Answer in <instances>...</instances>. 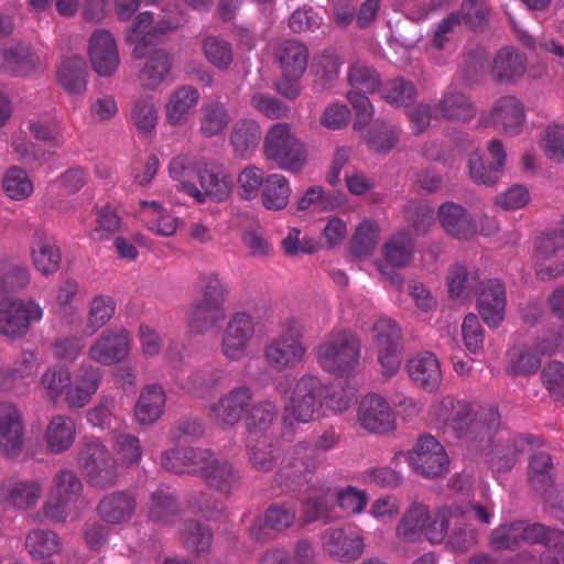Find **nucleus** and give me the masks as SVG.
I'll return each mask as SVG.
<instances>
[{"instance_id":"3c124183","label":"nucleus","mask_w":564,"mask_h":564,"mask_svg":"<svg viewBox=\"0 0 564 564\" xmlns=\"http://www.w3.org/2000/svg\"><path fill=\"white\" fill-rule=\"evenodd\" d=\"M122 223L117 210L110 206H102L95 212V226L88 230L94 241H102L121 229Z\"/></svg>"},{"instance_id":"f8f14e48","label":"nucleus","mask_w":564,"mask_h":564,"mask_svg":"<svg viewBox=\"0 0 564 564\" xmlns=\"http://www.w3.org/2000/svg\"><path fill=\"white\" fill-rule=\"evenodd\" d=\"M257 334V321L247 312H237L228 319L220 338V352L230 361H240Z\"/></svg>"},{"instance_id":"423d86ee","label":"nucleus","mask_w":564,"mask_h":564,"mask_svg":"<svg viewBox=\"0 0 564 564\" xmlns=\"http://www.w3.org/2000/svg\"><path fill=\"white\" fill-rule=\"evenodd\" d=\"M200 299L186 312V323L192 333L204 334L225 317L224 303L227 289L216 273H207L200 280Z\"/></svg>"},{"instance_id":"72a5a7b5","label":"nucleus","mask_w":564,"mask_h":564,"mask_svg":"<svg viewBox=\"0 0 564 564\" xmlns=\"http://www.w3.org/2000/svg\"><path fill=\"white\" fill-rule=\"evenodd\" d=\"M139 215L148 229L160 236H173L180 227V219L155 200H142Z\"/></svg>"},{"instance_id":"338daca9","label":"nucleus","mask_w":564,"mask_h":564,"mask_svg":"<svg viewBox=\"0 0 564 564\" xmlns=\"http://www.w3.org/2000/svg\"><path fill=\"white\" fill-rule=\"evenodd\" d=\"M12 150L19 161L30 166L41 165L46 158V152L24 135L13 139Z\"/></svg>"},{"instance_id":"412c9836","label":"nucleus","mask_w":564,"mask_h":564,"mask_svg":"<svg viewBox=\"0 0 564 564\" xmlns=\"http://www.w3.org/2000/svg\"><path fill=\"white\" fill-rule=\"evenodd\" d=\"M546 536V528L539 523L522 521L502 524L491 535V544L498 550L521 546L523 543L538 544Z\"/></svg>"},{"instance_id":"79ce46f5","label":"nucleus","mask_w":564,"mask_h":564,"mask_svg":"<svg viewBox=\"0 0 564 564\" xmlns=\"http://www.w3.org/2000/svg\"><path fill=\"white\" fill-rule=\"evenodd\" d=\"M278 58L286 77H300L307 65L306 47L295 41L283 42L278 50Z\"/></svg>"},{"instance_id":"49530a36","label":"nucleus","mask_w":564,"mask_h":564,"mask_svg":"<svg viewBox=\"0 0 564 564\" xmlns=\"http://www.w3.org/2000/svg\"><path fill=\"white\" fill-rule=\"evenodd\" d=\"M475 116L470 101L462 94L447 93L443 96L434 111L435 118L467 121Z\"/></svg>"},{"instance_id":"4be33fe9","label":"nucleus","mask_w":564,"mask_h":564,"mask_svg":"<svg viewBox=\"0 0 564 564\" xmlns=\"http://www.w3.org/2000/svg\"><path fill=\"white\" fill-rule=\"evenodd\" d=\"M199 187L183 185L185 194L194 198L196 203L224 202L231 194V182L229 176L220 171L203 169L197 172Z\"/></svg>"},{"instance_id":"a211bd4d","label":"nucleus","mask_w":564,"mask_h":564,"mask_svg":"<svg viewBox=\"0 0 564 564\" xmlns=\"http://www.w3.org/2000/svg\"><path fill=\"white\" fill-rule=\"evenodd\" d=\"M484 121L508 135H517L522 132L525 124L524 106L514 96H503L492 104Z\"/></svg>"},{"instance_id":"58836bf2","label":"nucleus","mask_w":564,"mask_h":564,"mask_svg":"<svg viewBox=\"0 0 564 564\" xmlns=\"http://www.w3.org/2000/svg\"><path fill=\"white\" fill-rule=\"evenodd\" d=\"M172 66L173 59L170 54L155 51L140 70L139 79L144 87L155 89L169 77Z\"/></svg>"},{"instance_id":"c756f323","label":"nucleus","mask_w":564,"mask_h":564,"mask_svg":"<svg viewBox=\"0 0 564 564\" xmlns=\"http://www.w3.org/2000/svg\"><path fill=\"white\" fill-rule=\"evenodd\" d=\"M30 257L34 268L46 276L57 272L62 262V252L55 239L43 232L34 236Z\"/></svg>"},{"instance_id":"f704fd0d","label":"nucleus","mask_w":564,"mask_h":564,"mask_svg":"<svg viewBox=\"0 0 564 564\" xmlns=\"http://www.w3.org/2000/svg\"><path fill=\"white\" fill-rule=\"evenodd\" d=\"M165 392L159 384L147 386L140 393L134 406V417L140 425H151L164 412Z\"/></svg>"},{"instance_id":"c03bdc74","label":"nucleus","mask_w":564,"mask_h":564,"mask_svg":"<svg viewBox=\"0 0 564 564\" xmlns=\"http://www.w3.org/2000/svg\"><path fill=\"white\" fill-rule=\"evenodd\" d=\"M134 510V501L124 494H115L104 498L98 506L100 518L111 524L128 521Z\"/></svg>"},{"instance_id":"f257e3e1","label":"nucleus","mask_w":564,"mask_h":564,"mask_svg":"<svg viewBox=\"0 0 564 564\" xmlns=\"http://www.w3.org/2000/svg\"><path fill=\"white\" fill-rule=\"evenodd\" d=\"M457 516L489 523L492 508L468 503L465 507H444L432 512L423 505H413L399 521L395 534L402 542H417L425 538L432 544H440L447 538L451 519Z\"/></svg>"},{"instance_id":"8fccbe9b","label":"nucleus","mask_w":564,"mask_h":564,"mask_svg":"<svg viewBox=\"0 0 564 564\" xmlns=\"http://www.w3.org/2000/svg\"><path fill=\"white\" fill-rule=\"evenodd\" d=\"M540 364L536 351L525 347H513L508 351L506 370L512 376H524L536 371Z\"/></svg>"},{"instance_id":"a18cd8bd","label":"nucleus","mask_w":564,"mask_h":564,"mask_svg":"<svg viewBox=\"0 0 564 564\" xmlns=\"http://www.w3.org/2000/svg\"><path fill=\"white\" fill-rule=\"evenodd\" d=\"M57 80L64 89L77 94L86 89L85 62L79 56L64 59L57 69Z\"/></svg>"},{"instance_id":"0e129e2a","label":"nucleus","mask_w":564,"mask_h":564,"mask_svg":"<svg viewBox=\"0 0 564 564\" xmlns=\"http://www.w3.org/2000/svg\"><path fill=\"white\" fill-rule=\"evenodd\" d=\"M415 97L413 85L402 78H395L384 84L382 98L391 105L408 106Z\"/></svg>"},{"instance_id":"f3484780","label":"nucleus","mask_w":564,"mask_h":564,"mask_svg":"<svg viewBox=\"0 0 564 564\" xmlns=\"http://www.w3.org/2000/svg\"><path fill=\"white\" fill-rule=\"evenodd\" d=\"M24 445V424L20 409L11 402L0 403V454L13 458Z\"/></svg>"},{"instance_id":"37998d69","label":"nucleus","mask_w":564,"mask_h":564,"mask_svg":"<svg viewBox=\"0 0 564 564\" xmlns=\"http://www.w3.org/2000/svg\"><path fill=\"white\" fill-rule=\"evenodd\" d=\"M70 383V372L66 368L53 366L48 367L41 376L39 389L47 400L56 402L62 397L65 399Z\"/></svg>"},{"instance_id":"bb28decb","label":"nucleus","mask_w":564,"mask_h":564,"mask_svg":"<svg viewBox=\"0 0 564 564\" xmlns=\"http://www.w3.org/2000/svg\"><path fill=\"white\" fill-rule=\"evenodd\" d=\"M488 14V8L481 0H465L462 4L460 13L451 14L437 28L435 32V44L443 46L446 35L454 31L455 26L465 23L470 28L481 25Z\"/></svg>"},{"instance_id":"2f4dec72","label":"nucleus","mask_w":564,"mask_h":564,"mask_svg":"<svg viewBox=\"0 0 564 564\" xmlns=\"http://www.w3.org/2000/svg\"><path fill=\"white\" fill-rule=\"evenodd\" d=\"M198 99L199 94L193 87L182 86L175 89L164 107L166 121L174 127L185 124L196 108Z\"/></svg>"},{"instance_id":"5701e85b","label":"nucleus","mask_w":564,"mask_h":564,"mask_svg":"<svg viewBox=\"0 0 564 564\" xmlns=\"http://www.w3.org/2000/svg\"><path fill=\"white\" fill-rule=\"evenodd\" d=\"M173 28L175 24L172 22L163 19L154 20L151 12H142L132 23L127 34V42L134 46V55L141 57L145 46L159 42Z\"/></svg>"},{"instance_id":"f03ea898","label":"nucleus","mask_w":564,"mask_h":564,"mask_svg":"<svg viewBox=\"0 0 564 564\" xmlns=\"http://www.w3.org/2000/svg\"><path fill=\"white\" fill-rule=\"evenodd\" d=\"M113 459H110L102 443L88 438L79 452V467L95 487H107L115 482L118 467L138 464L142 456L139 440L130 434L113 437Z\"/></svg>"},{"instance_id":"9b49d317","label":"nucleus","mask_w":564,"mask_h":564,"mask_svg":"<svg viewBox=\"0 0 564 564\" xmlns=\"http://www.w3.org/2000/svg\"><path fill=\"white\" fill-rule=\"evenodd\" d=\"M413 471L425 478H437L448 470L449 458L445 447L432 435H421L412 449L401 453Z\"/></svg>"},{"instance_id":"a19ab883","label":"nucleus","mask_w":564,"mask_h":564,"mask_svg":"<svg viewBox=\"0 0 564 564\" xmlns=\"http://www.w3.org/2000/svg\"><path fill=\"white\" fill-rule=\"evenodd\" d=\"M1 54L3 67L18 75H26L41 64L39 56L32 53L24 44H8L3 47Z\"/></svg>"},{"instance_id":"4d7b16f0","label":"nucleus","mask_w":564,"mask_h":564,"mask_svg":"<svg viewBox=\"0 0 564 564\" xmlns=\"http://www.w3.org/2000/svg\"><path fill=\"white\" fill-rule=\"evenodd\" d=\"M540 147L547 159L564 163V123L547 126L540 141Z\"/></svg>"},{"instance_id":"9d476101","label":"nucleus","mask_w":564,"mask_h":564,"mask_svg":"<svg viewBox=\"0 0 564 564\" xmlns=\"http://www.w3.org/2000/svg\"><path fill=\"white\" fill-rule=\"evenodd\" d=\"M43 308L33 299L0 296V333L10 338H20L32 324L43 318Z\"/></svg>"},{"instance_id":"603ef678","label":"nucleus","mask_w":564,"mask_h":564,"mask_svg":"<svg viewBox=\"0 0 564 564\" xmlns=\"http://www.w3.org/2000/svg\"><path fill=\"white\" fill-rule=\"evenodd\" d=\"M380 228L377 223L371 220L361 221L351 239V251L356 257L370 256L379 240Z\"/></svg>"},{"instance_id":"e433bc0d","label":"nucleus","mask_w":564,"mask_h":564,"mask_svg":"<svg viewBox=\"0 0 564 564\" xmlns=\"http://www.w3.org/2000/svg\"><path fill=\"white\" fill-rule=\"evenodd\" d=\"M525 72V57L512 47H502L494 57L491 73L499 83H510Z\"/></svg>"},{"instance_id":"6e6d98bb","label":"nucleus","mask_w":564,"mask_h":564,"mask_svg":"<svg viewBox=\"0 0 564 564\" xmlns=\"http://www.w3.org/2000/svg\"><path fill=\"white\" fill-rule=\"evenodd\" d=\"M412 237L405 232L394 235L383 247L387 263L398 268L409 264L412 257Z\"/></svg>"},{"instance_id":"a878e982","label":"nucleus","mask_w":564,"mask_h":564,"mask_svg":"<svg viewBox=\"0 0 564 564\" xmlns=\"http://www.w3.org/2000/svg\"><path fill=\"white\" fill-rule=\"evenodd\" d=\"M406 371L416 386L426 390L436 389L443 379L441 362L430 351L419 352L411 357L406 364Z\"/></svg>"},{"instance_id":"7c9ffc66","label":"nucleus","mask_w":564,"mask_h":564,"mask_svg":"<svg viewBox=\"0 0 564 564\" xmlns=\"http://www.w3.org/2000/svg\"><path fill=\"white\" fill-rule=\"evenodd\" d=\"M488 152L491 162L488 166L484 164L478 153H473L468 161L469 173L471 178L480 184L491 185L497 182L506 160V152L500 141L492 140L489 143Z\"/></svg>"},{"instance_id":"0eeeda50","label":"nucleus","mask_w":564,"mask_h":564,"mask_svg":"<svg viewBox=\"0 0 564 564\" xmlns=\"http://www.w3.org/2000/svg\"><path fill=\"white\" fill-rule=\"evenodd\" d=\"M263 156L278 169L295 173L307 162V148L286 123L269 128L263 139Z\"/></svg>"},{"instance_id":"69168bd1","label":"nucleus","mask_w":564,"mask_h":564,"mask_svg":"<svg viewBox=\"0 0 564 564\" xmlns=\"http://www.w3.org/2000/svg\"><path fill=\"white\" fill-rule=\"evenodd\" d=\"M336 502L346 513L360 514L368 503V496L362 489L347 486L336 492Z\"/></svg>"},{"instance_id":"5fc2aeb1","label":"nucleus","mask_w":564,"mask_h":564,"mask_svg":"<svg viewBox=\"0 0 564 564\" xmlns=\"http://www.w3.org/2000/svg\"><path fill=\"white\" fill-rule=\"evenodd\" d=\"M159 112L153 97L138 99L131 111V121L140 133L152 132L158 123Z\"/></svg>"},{"instance_id":"39448f33","label":"nucleus","mask_w":564,"mask_h":564,"mask_svg":"<svg viewBox=\"0 0 564 564\" xmlns=\"http://www.w3.org/2000/svg\"><path fill=\"white\" fill-rule=\"evenodd\" d=\"M306 356L304 326L294 317L281 323L278 335L267 343L263 350L265 362L278 371L294 368L304 362Z\"/></svg>"},{"instance_id":"bf43d9fd","label":"nucleus","mask_w":564,"mask_h":564,"mask_svg":"<svg viewBox=\"0 0 564 564\" xmlns=\"http://www.w3.org/2000/svg\"><path fill=\"white\" fill-rule=\"evenodd\" d=\"M170 177L177 182V189L185 194L183 185H194L191 181L193 176H197L195 160L188 154H177L173 156L167 165Z\"/></svg>"},{"instance_id":"c9c22d12","label":"nucleus","mask_w":564,"mask_h":564,"mask_svg":"<svg viewBox=\"0 0 564 564\" xmlns=\"http://www.w3.org/2000/svg\"><path fill=\"white\" fill-rule=\"evenodd\" d=\"M261 139V128L256 120L241 119L231 130L229 142L234 153L239 158H249L257 149Z\"/></svg>"},{"instance_id":"680f3d73","label":"nucleus","mask_w":564,"mask_h":564,"mask_svg":"<svg viewBox=\"0 0 564 564\" xmlns=\"http://www.w3.org/2000/svg\"><path fill=\"white\" fill-rule=\"evenodd\" d=\"M460 335L463 344L470 354H480L484 349L485 333L478 317L469 313L462 323Z\"/></svg>"},{"instance_id":"393cba45","label":"nucleus","mask_w":564,"mask_h":564,"mask_svg":"<svg viewBox=\"0 0 564 564\" xmlns=\"http://www.w3.org/2000/svg\"><path fill=\"white\" fill-rule=\"evenodd\" d=\"M251 397L249 388L232 389L217 402L210 404L209 415L219 425H232L241 419Z\"/></svg>"},{"instance_id":"1a4fd4ad","label":"nucleus","mask_w":564,"mask_h":564,"mask_svg":"<svg viewBox=\"0 0 564 564\" xmlns=\"http://www.w3.org/2000/svg\"><path fill=\"white\" fill-rule=\"evenodd\" d=\"M315 356L325 371L343 376L358 364L360 345L350 333H332L316 346Z\"/></svg>"},{"instance_id":"473e14b6","label":"nucleus","mask_w":564,"mask_h":564,"mask_svg":"<svg viewBox=\"0 0 564 564\" xmlns=\"http://www.w3.org/2000/svg\"><path fill=\"white\" fill-rule=\"evenodd\" d=\"M76 434V425L73 419L64 414H57L46 425L44 442L48 452L61 454L72 447Z\"/></svg>"},{"instance_id":"c85d7f7f","label":"nucleus","mask_w":564,"mask_h":564,"mask_svg":"<svg viewBox=\"0 0 564 564\" xmlns=\"http://www.w3.org/2000/svg\"><path fill=\"white\" fill-rule=\"evenodd\" d=\"M100 382V371L93 366L80 367L68 386L65 401L70 408H83L97 392Z\"/></svg>"},{"instance_id":"ea45409f","label":"nucleus","mask_w":564,"mask_h":564,"mask_svg":"<svg viewBox=\"0 0 564 564\" xmlns=\"http://www.w3.org/2000/svg\"><path fill=\"white\" fill-rule=\"evenodd\" d=\"M6 196L13 202L29 199L34 192V183L29 173L20 166L9 167L1 181Z\"/></svg>"},{"instance_id":"4468645a","label":"nucleus","mask_w":564,"mask_h":564,"mask_svg":"<svg viewBox=\"0 0 564 564\" xmlns=\"http://www.w3.org/2000/svg\"><path fill=\"white\" fill-rule=\"evenodd\" d=\"M133 346L131 334L122 327L104 330L90 345L88 357L101 365L111 366L124 361Z\"/></svg>"},{"instance_id":"7ed1b4c3","label":"nucleus","mask_w":564,"mask_h":564,"mask_svg":"<svg viewBox=\"0 0 564 564\" xmlns=\"http://www.w3.org/2000/svg\"><path fill=\"white\" fill-rule=\"evenodd\" d=\"M431 416L438 429L449 430L458 436L477 434L498 422L496 411L476 412L468 403L445 397L435 402Z\"/></svg>"},{"instance_id":"774afa93","label":"nucleus","mask_w":564,"mask_h":564,"mask_svg":"<svg viewBox=\"0 0 564 564\" xmlns=\"http://www.w3.org/2000/svg\"><path fill=\"white\" fill-rule=\"evenodd\" d=\"M546 550L541 556L543 564H564V533L556 530H547L546 536L540 542Z\"/></svg>"},{"instance_id":"09e8293b","label":"nucleus","mask_w":564,"mask_h":564,"mask_svg":"<svg viewBox=\"0 0 564 564\" xmlns=\"http://www.w3.org/2000/svg\"><path fill=\"white\" fill-rule=\"evenodd\" d=\"M229 120L227 108L220 102H212L203 108L199 131L205 138L219 135Z\"/></svg>"},{"instance_id":"2eb2a0df","label":"nucleus","mask_w":564,"mask_h":564,"mask_svg":"<svg viewBox=\"0 0 564 564\" xmlns=\"http://www.w3.org/2000/svg\"><path fill=\"white\" fill-rule=\"evenodd\" d=\"M321 547L329 557L348 564L362 555L365 542L360 534L350 529L328 528L322 533Z\"/></svg>"},{"instance_id":"b1692460","label":"nucleus","mask_w":564,"mask_h":564,"mask_svg":"<svg viewBox=\"0 0 564 564\" xmlns=\"http://www.w3.org/2000/svg\"><path fill=\"white\" fill-rule=\"evenodd\" d=\"M507 306L506 290L498 280H489L481 286L477 300V308L489 327L499 326L505 319Z\"/></svg>"},{"instance_id":"864d4df0","label":"nucleus","mask_w":564,"mask_h":564,"mask_svg":"<svg viewBox=\"0 0 564 564\" xmlns=\"http://www.w3.org/2000/svg\"><path fill=\"white\" fill-rule=\"evenodd\" d=\"M209 486L218 490H228L237 480L232 466L226 460L214 458L207 466L198 471Z\"/></svg>"},{"instance_id":"e2e57ef3","label":"nucleus","mask_w":564,"mask_h":564,"mask_svg":"<svg viewBox=\"0 0 564 564\" xmlns=\"http://www.w3.org/2000/svg\"><path fill=\"white\" fill-rule=\"evenodd\" d=\"M203 52L207 61L218 69H227L232 62L231 46L218 37H206Z\"/></svg>"},{"instance_id":"dca6fc26","label":"nucleus","mask_w":564,"mask_h":564,"mask_svg":"<svg viewBox=\"0 0 564 564\" xmlns=\"http://www.w3.org/2000/svg\"><path fill=\"white\" fill-rule=\"evenodd\" d=\"M43 491L44 484L41 479L9 477L0 481V503L28 511L36 507Z\"/></svg>"},{"instance_id":"4c0bfd02","label":"nucleus","mask_w":564,"mask_h":564,"mask_svg":"<svg viewBox=\"0 0 564 564\" xmlns=\"http://www.w3.org/2000/svg\"><path fill=\"white\" fill-rule=\"evenodd\" d=\"M291 193L290 182L284 175L270 174L265 177L261 191L262 206L268 210H283L290 202Z\"/></svg>"},{"instance_id":"de8ad7c7","label":"nucleus","mask_w":564,"mask_h":564,"mask_svg":"<svg viewBox=\"0 0 564 564\" xmlns=\"http://www.w3.org/2000/svg\"><path fill=\"white\" fill-rule=\"evenodd\" d=\"M26 547L34 558L50 557L62 550L58 535L50 530H34L26 536Z\"/></svg>"},{"instance_id":"cd10ccee","label":"nucleus","mask_w":564,"mask_h":564,"mask_svg":"<svg viewBox=\"0 0 564 564\" xmlns=\"http://www.w3.org/2000/svg\"><path fill=\"white\" fill-rule=\"evenodd\" d=\"M438 221L444 231L456 239L476 235V226L468 212L459 204L446 202L438 207Z\"/></svg>"},{"instance_id":"ddd939ff","label":"nucleus","mask_w":564,"mask_h":564,"mask_svg":"<svg viewBox=\"0 0 564 564\" xmlns=\"http://www.w3.org/2000/svg\"><path fill=\"white\" fill-rule=\"evenodd\" d=\"M373 345L384 377L394 376L401 366V332L389 318H380L373 325Z\"/></svg>"},{"instance_id":"20e7f679","label":"nucleus","mask_w":564,"mask_h":564,"mask_svg":"<svg viewBox=\"0 0 564 564\" xmlns=\"http://www.w3.org/2000/svg\"><path fill=\"white\" fill-rule=\"evenodd\" d=\"M83 484L72 470L57 471L51 482L50 491L43 503V514L51 521L63 523L78 519L86 508L82 497Z\"/></svg>"},{"instance_id":"6e6552de","label":"nucleus","mask_w":564,"mask_h":564,"mask_svg":"<svg viewBox=\"0 0 564 564\" xmlns=\"http://www.w3.org/2000/svg\"><path fill=\"white\" fill-rule=\"evenodd\" d=\"M326 387L315 376H303L284 399V425L307 423L314 420L323 405Z\"/></svg>"},{"instance_id":"6ab92c4d","label":"nucleus","mask_w":564,"mask_h":564,"mask_svg":"<svg viewBox=\"0 0 564 564\" xmlns=\"http://www.w3.org/2000/svg\"><path fill=\"white\" fill-rule=\"evenodd\" d=\"M88 56L93 69L102 77L113 75L120 65L117 42L106 30H97L91 34Z\"/></svg>"},{"instance_id":"aec40b11","label":"nucleus","mask_w":564,"mask_h":564,"mask_svg":"<svg viewBox=\"0 0 564 564\" xmlns=\"http://www.w3.org/2000/svg\"><path fill=\"white\" fill-rule=\"evenodd\" d=\"M357 421L371 433H387L395 426L393 411L387 400L379 394H367L359 403Z\"/></svg>"},{"instance_id":"13d9d810","label":"nucleus","mask_w":564,"mask_h":564,"mask_svg":"<svg viewBox=\"0 0 564 564\" xmlns=\"http://www.w3.org/2000/svg\"><path fill=\"white\" fill-rule=\"evenodd\" d=\"M264 182L265 177L260 167L256 165L246 166L237 176V193L242 199H254L259 196Z\"/></svg>"},{"instance_id":"052dcab7","label":"nucleus","mask_w":564,"mask_h":564,"mask_svg":"<svg viewBox=\"0 0 564 564\" xmlns=\"http://www.w3.org/2000/svg\"><path fill=\"white\" fill-rule=\"evenodd\" d=\"M28 128L36 140L53 144L63 142L62 122L56 117L32 119L29 121Z\"/></svg>"}]
</instances>
